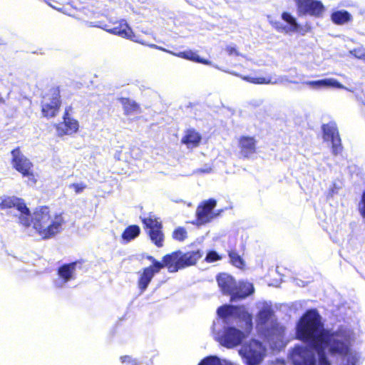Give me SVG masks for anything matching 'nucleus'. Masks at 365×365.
Listing matches in <instances>:
<instances>
[{"instance_id": "nucleus-1", "label": "nucleus", "mask_w": 365, "mask_h": 365, "mask_svg": "<svg viewBox=\"0 0 365 365\" xmlns=\"http://www.w3.org/2000/svg\"><path fill=\"white\" fill-rule=\"evenodd\" d=\"M202 257V252L200 250L182 252L181 250H175L165 255L162 261L156 259L152 255H147L146 259L150 264L142 269L138 272V287L141 292H145L148 287L155 274L161 269L166 267L169 272H177L180 269L194 266Z\"/></svg>"}, {"instance_id": "nucleus-2", "label": "nucleus", "mask_w": 365, "mask_h": 365, "mask_svg": "<svg viewBox=\"0 0 365 365\" xmlns=\"http://www.w3.org/2000/svg\"><path fill=\"white\" fill-rule=\"evenodd\" d=\"M31 225L43 240H48L61 232L64 223L62 213L51 214L49 206L36 207L30 214Z\"/></svg>"}, {"instance_id": "nucleus-3", "label": "nucleus", "mask_w": 365, "mask_h": 365, "mask_svg": "<svg viewBox=\"0 0 365 365\" xmlns=\"http://www.w3.org/2000/svg\"><path fill=\"white\" fill-rule=\"evenodd\" d=\"M322 317L314 309L307 310L296 324V338L311 346L320 343L325 331Z\"/></svg>"}, {"instance_id": "nucleus-4", "label": "nucleus", "mask_w": 365, "mask_h": 365, "mask_svg": "<svg viewBox=\"0 0 365 365\" xmlns=\"http://www.w3.org/2000/svg\"><path fill=\"white\" fill-rule=\"evenodd\" d=\"M11 163L14 170L19 173L22 178H27L26 182L34 185L37 182V175L34 170V163L21 152L19 146L11 151Z\"/></svg>"}, {"instance_id": "nucleus-5", "label": "nucleus", "mask_w": 365, "mask_h": 365, "mask_svg": "<svg viewBox=\"0 0 365 365\" xmlns=\"http://www.w3.org/2000/svg\"><path fill=\"white\" fill-rule=\"evenodd\" d=\"M264 353L265 348L256 339L245 343L239 350V354L246 365H259L263 360Z\"/></svg>"}, {"instance_id": "nucleus-6", "label": "nucleus", "mask_w": 365, "mask_h": 365, "mask_svg": "<svg viewBox=\"0 0 365 365\" xmlns=\"http://www.w3.org/2000/svg\"><path fill=\"white\" fill-rule=\"evenodd\" d=\"M1 210L16 208L19 212L18 221L19 225L25 228L31 226L30 210L22 198L15 196H6L0 202Z\"/></svg>"}, {"instance_id": "nucleus-7", "label": "nucleus", "mask_w": 365, "mask_h": 365, "mask_svg": "<svg viewBox=\"0 0 365 365\" xmlns=\"http://www.w3.org/2000/svg\"><path fill=\"white\" fill-rule=\"evenodd\" d=\"M61 106V96L59 87H53L50 93L43 96L41 101V114L44 118L56 117Z\"/></svg>"}, {"instance_id": "nucleus-8", "label": "nucleus", "mask_w": 365, "mask_h": 365, "mask_svg": "<svg viewBox=\"0 0 365 365\" xmlns=\"http://www.w3.org/2000/svg\"><path fill=\"white\" fill-rule=\"evenodd\" d=\"M216 205L217 201L214 198L202 201L196 208L195 224L197 225H205L217 218L220 215L222 210L214 212L213 210Z\"/></svg>"}, {"instance_id": "nucleus-9", "label": "nucleus", "mask_w": 365, "mask_h": 365, "mask_svg": "<svg viewBox=\"0 0 365 365\" xmlns=\"http://www.w3.org/2000/svg\"><path fill=\"white\" fill-rule=\"evenodd\" d=\"M141 221L152 242L157 247H162L165 238L162 222L157 217L151 216L143 217Z\"/></svg>"}, {"instance_id": "nucleus-10", "label": "nucleus", "mask_w": 365, "mask_h": 365, "mask_svg": "<svg viewBox=\"0 0 365 365\" xmlns=\"http://www.w3.org/2000/svg\"><path fill=\"white\" fill-rule=\"evenodd\" d=\"M322 137L324 141L330 142L331 153L338 155L343 150L341 139L336 123L331 121L322 125Z\"/></svg>"}, {"instance_id": "nucleus-11", "label": "nucleus", "mask_w": 365, "mask_h": 365, "mask_svg": "<svg viewBox=\"0 0 365 365\" xmlns=\"http://www.w3.org/2000/svg\"><path fill=\"white\" fill-rule=\"evenodd\" d=\"M245 335L243 331L233 327L225 328L219 336L220 343L226 348L232 349L241 344Z\"/></svg>"}, {"instance_id": "nucleus-12", "label": "nucleus", "mask_w": 365, "mask_h": 365, "mask_svg": "<svg viewBox=\"0 0 365 365\" xmlns=\"http://www.w3.org/2000/svg\"><path fill=\"white\" fill-rule=\"evenodd\" d=\"M217 314L222 319H226L230 316L242 317L246 322L250 329L252 328V317L248 313L244 307L235 305H222L217 309Z\"/></svg>"}, {"instance_id": "nucleus-13", "label": "nucleus", "mask_w": 365, "mask_h": 365, "mask_svg": "<svg viewBox=\"0 0 365 365\" xmlns=\"http://www.w3.org/2000/svg\"><path fill=\"white\" fill-rule=\"evenodd\" d=\"M293 365H315V357L312 351L304 346H295L290 354Z\"/></svg>"}, {"instance_id": "nucleus-14", "label": "nucleus", "mask_w": 365, "mask_h": 365, "mask_svg": "<svg viewBox=\"0 0 365 365\" xmlns=\"http://www.w3.org/2000/svg\"><path fill=\"white\" fill-rule=\"evenodd\" d=\"M296 3L299 16L309 14L316 17L322 16L324 7L320 1L294 0Z\"/></svg>"}, {"instance_id": "nucleus-15", "label": "nucleus", "mask_w": 365, "mask_h": 365, "mask_svg": "<svg viewBox=\"0 0 365 365\" xmlns=\"http://www.w3.org/2000/svg\"><path fill=\"white\" fill-rule=\"evenodd\" d=\"M106 30L110 34L118 35L133 41H139L138 36L134 34L133 30L125 20L117 21L106 25Z\"/></svg>"}, {"instance_id": "nucleus-16", "label": "nucleus", "mask_w": 365, "mask_h": 365, "mask_svg": "<svg viewBox=\"0 0 365 365\" xmlns=\"http://www.w3.org/2000/svg\"><path fill=\"white\" fill-rule=\"evenodd\" d=\"M69 109L70 108L65 109L63 115V122L55 125L59 136L72 135L76 133L78 130V122L76 119L69 117Z\"/></svg>"}, {"instance_id": "nucleus-17", "label": "nucleus", "mask_w": 365, "mask_h": 365, "mask_svg": "<svg viewBox=\"0 0 365 365\" xmlns=\"http://www.w3.org/2000/svg\"><path fill=\"white\" fill-rule=\"evenodd\" d=\"M240 155L243 159H249L257 153V140L253 136L242 135L238 139Z\"/></svg>"}, {"instance_id": "nucleus-18", "label": "nucleus", "mask_w": 365, "mask_h": 365, "mask_svg": "<svg viewBox=\"0 0 365 365\" xmlns=\"http://www.w3.org/2000/svg\"><path fill=\"white\" fill-rule=\"evenodd\" d=\"M274 311L269 307H264L260 309L257 314V326L265 331L269 332V329L267 327V324L270 322L273 329H276L278 326L277 320L274 319Z\"/></svg>"}, {"instance_id": "nucleus-19", "label": "nucleus", "mask_w": 365, "mask_h": 365, "mask_svg": "<svg viewBox=\"0 0 365 365\" xmlns=\"http://www.w3.org/2000/svg\"><path fill=\"white\" fill-rule=\"evenodd\" d=\"M281 18L287 22L289 26H284L278 21L272 24V26L278 32H284L285 34L290 32L299 31V25L297 22L296 19L289 12L284 11L281 14Z\"/></svg>"}, {"instance_id": "nucleus-20", "label": "nucleus", "mask_w": 365, "mask_h": 365, "mask_svg": "<svg viewBox=\"0 0 365 365\" xmlns=\"http://www.w3.org/2000/svg\"><path fill=\"white\" fill-rule=\"evenodd\" d=\"M217 284L224 294L231 295L236 288V281L230 274L220 272L216 276Z\"/></svg>"}, {"instance_id": "nucleus-21", "label": "nucleus", "mask_w": 365, "mask_h": 365, "mask_svg": "<svg viewBox=\"0 0 365 365\" xmlns=\"http://www.w3.org/2000/svg\"><path fill=\"white\" fill-rule=\"evenodd\" d=\"M255 291L253 284L242 282L236 284V288L231 294L232 299H242L251 295Z\"/></svg>"}, {"instance_id": "nucleus-22", "label": "nucleus", "mask_w": 365, "mask_h": 365, "mask_svg": "<svg viewBox=\"0 0 365 365\" xmlns=\"http://www.w3.org/2000/svg\"><path fill=\"white\" fill-rule=\"evenodd\" d=\"M201 140V135L194 128H190L185 131L181 143L186 145L188 148H193L199 146Z\"/></svg>"}, {"instance_id": "nucleus-23", "label": "nucleus", "mask_w": 365, "mask_h": 365, "mask_svg": "<svg viewBox=\"0 0 365 365\" xmlns=\"http://www.w3.org/2000/svg\"><path fill=\"white\" fill-rule=\"evenodd\" d=\"M77 263L78 262L75 261L68 264H63L58 268L57 274L63 282H68L74 279V272Z\"/></svg>"}, {"instance_id": "nucleus-24", "label": "nucleus", "mask_w": 365, "mask_h": 365, "mask_svg": "<svg viewBox=\"0 0 365 365\" xmlns=\"http://www.w3.org/2000/svg\"><path fill=\"white\" fill-rule=\"evenodd\" d=\"M330 19L336 25H344L351 22L353 17L346 10H338L331 13Z\"/></svg>"}, {"instance_id": "nucleus-25", "label": "nucleus", "mask_w": 365, "mask_h": 365, "mask_svg": "<svg viewBox=\"0 0 365 365\" xmlns=\"http://www.w3.org/2000/svg\"><path fill=\"white\" fill-rule=\"evenodd\" d=\"M126 115L133 114L140 110V105L129 98L121 97L118 99Z\"/></svg>"}, {"instance_id": "nucleus-26", "label": "nucleus", "mask_w": 365, "mask_h": 365, "mask_svg": "<svg viewBox=\"0 0 365 365\" xmlns=\"http://www.w3.org/2000/svg\"><path fill=\"white\" fill-rule=\"evenodd\" d=\"M174 55L179 58L189 60V61H191L193 62L200 63H202L205 65L210 64V61L209 60L200 58L197 55V52L192 51V50L180 51V52L175 53Z\"/></svg>"}, {"instance_id": "nucleus-27", "label": "nucleus", "mask_w": 365, "mask_h": 365, "mask_svg": "<svg viewBox=\"0 0 365 365\" xmlns=\"http://www.w3.org/2000/svg\"><path fill=\"white\" fill-rule=\"evenodd\" d=\"M227 255L230 258L229 262L233 267L242 270L245 269V261L235 248L229 250Z\"/></svg>"}, {"instance_id": "nucleus-28", "label": "nucleus", "mask_w": 365, "mask_h": 365, "mask_svg": "<svg viewBox=\"0 0 365 365\" xmlns=\"http://www.w3.org/2000/svg\"><path fill=\"white\" fill-rule=\"evenodd\" d=\"M140 233V228L137 225H131L128 226L123 233L121 234V238L125 242H128L137 237L139 236Z\"/></svg>"}, {"instance_id": "nucleus-29", "label": "nucleus", "mask_w": 365, "mask_h": 365, "mask_svg": "<svg viewBox=\"0 0 365 365\" xmlns=\"http://www.w3.org/2000/svg\"><path fill=\"white\" fill-rule=\"evenodd\" d=\"M318 353L319 355V365H330V362L325 354L324 346H322L321 343L312 346Z\"/></svg>"}, {"instance_id": "nucleus-30", "label": "nucleus", "mask_w": 365, "mask_h": 365, "mask_svg": "<svg viewBox=\"0 0 365 365\" xmlns=\"http://www.w3.org/2000/svg\"><path fill=\"white\" fill-rule=\"evenodd\" d=\"M198 365H232L229 363L222 362L217 356H209L204 358Z\"/></svg>"}, {"instance_id": "nucleus-31", "label": "nucleus", "mask_w": 365, "mask_h": 365, "mask_svg": "<svg viewBox=\"0 0 365 365\" xmlns=\"http://www.w3.org/2000/svg\"><path fill=\"white\" fill-rule=\"evenodd\" d=\"M172 237L175 240L182 242L187 237V230L183 227H178L173 232Z\"/></svg>"}, {"instance_id": "nucleus-32", "label": "nucleus", "mask_w": 365, "mask_h": 365, "mask_svg": "<svg viewBox=\"0 0 365 365\" xmlns=\"http://www.w3.org/2000/svg\"><path fill=\"white\" fill-rule=\"evenodd\" d=\"M304 84L309 86L312 88H318L320 87H326L332 85L331 81L329 79H322L318 81H310L304 83Z\"/></svg>"}, {"instance_id": "nucleus-33", "label": "nucleus", "mask_w": 365, "mask_h": 365, "mask_svg": "<svg viewBox=\"0 0 365 365\" xmlns=\"http://www.w3.org/2000/svg\"><path fill=\"white\" fill-rule=\"evenodd\" d=\"M243 79L254 84H268L271 82L270 78L265 77H252L247 76H245Z\"/></svg>"}, {"instance_id": "nucleus-34", "label": "nucleus", "mask_w": 365, "mask_h": 365, "mask_svg": "<svg viewBox=\"0 0 365 365\" xmlns=\"http://www.w3.org/2000/svg\"><path fill=\"white\" fill-rule=\"evenodd\" d=\"M221 259L222 257L214 250H210L205 258V261L207 263L215 262Z\"/></svg>"}, {"instance_id": "nucleus-35", "label": "nucleus", "mask_w": 365, "mask_h": 365, "mask_svg": "<svg viewBox=\"0 0 365 365\" xmlns=\"http://www.w3.org/2000/svg\"><path fill=\"white\" fill-rule=\"evenodd\" d=\"M350 53L357 59L365 61V48L363 47L355 48L350 51Z\"/></svg>"}, {"instance_id": "nucleus-36", "label": "nucleus", "mask_w": 365, "mask_h": 365, "mask_svg": "<svg viewBox=\"0 0 365 365\" xmlns=\"http://www.w3.org/2000/svg\"><path fill=\"white\" fill-rule=\"evenodd\" d=\"M358 210L361 217L365 219V190L361 194V197L358 205Z\"/></svg>"}, {"instance_id": "nucleus-37", "label": "nucleus", "mask_w": 365, "mask_h": 365, "mask_svg": "<svg viewBox=\"0 0 365 365\" xmlns=\"http://www.w3.org/2000/svg\"><path fill=\"white\" fill-rule=\"evenodd\" d=\"M341 188V185H339L336 182H333L329 189V195L332 197L334 195L336 194Z\"/></svg>"}, {"instance_id": "nucleus-38", "label": "nucleus", "mask_w": 365, "mask_h": 365, "mask_svg": "<svg viewBox=\"0 0 365 365\" xmlns=\"http://www.w3.org/2000/svg\"><path fill=\"white\" fill-rule=\"evenodd\" d=\"M70 187H72L76 194H79L86 188V185L83 183H73L70 185Z\"/></svg>"}, {"instance_id": "nucleus-39", "label": "nucleus", "mask_w": 365, "mask_h": 365, "mask_svg": "<svg viewBox=\"0 0 365 365\" xmlns=\"http://www.w3.org/2000/svg\"><path fill=\"white\" fill-rule=\"evenodd\" d=\"M120 360L122 363H125V364H127V365H130L133 362H135L137 360L135 359H133L129 355H124V356H121L120 357Z\"/></svg>"}, {"instance_id": "nucleus-40", "label": "nucleus", "mask_w": 365, "mask_h": 365, "mask_svg": "<svg viewBox=\"0 0 365 365\" xmlns=\"http://www.w3.org/2000/svg\"><path fill=\"white\" fill-rule=\"evenodd\" d=\"M225 51L229 56H238L239 53L235 46H228L225 48Z\"/></svg>"}]
</instances>
